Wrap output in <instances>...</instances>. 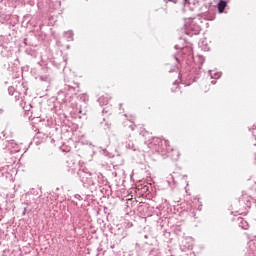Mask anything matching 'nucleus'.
Instances as JSON below:
<instances>
[{
    "label": "nucleus",
    "instance_id": "1",
    "mask_svg": "<svg viewBox=\"0 0 256 256\" xmlns=\"http://www.w3.org/2000/svg\"><path fill=\"white\" fill-rule=\"evenodd\" d=\"M227 7V1L220 0L218 3V13H223Z\"/></svg>",
    "mask_w": 256,
    "mask_h": 256
},
{
    "label": "nucleus",
    "instance_id": "2",
    "mask_svg": "<svg viewBox=\"0 0 256 256\" xmlns=\"http://www.w3.org/2000/svg\"><path fill=\"white\" fill-rule=\"evenodd\" d=\"M173 93H175V91H179V85L175 84L172 88Z\"/></svg>",
    "mask_w": 256,
    "mask_h": 256
},
{
    "label": "nucleus",
    "instance_id": "3",
    "mask_svg": "<svg viewBox=\"0 0 256 256\" xmlns=\"http://www.w3.org/2000/svg\"><path fill=\"white\" fill-rule=\"evenodd\" d=\"M161 141H163V139H161V138H153V142L154 143H161Z\"/></svg>",
    "mask_w": 256,
    "mask_h": 256
}]
</instances>
